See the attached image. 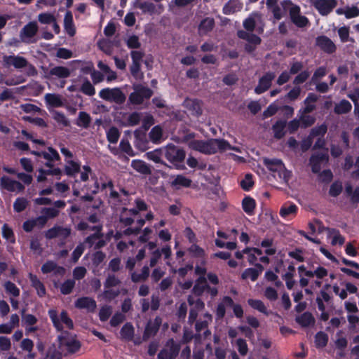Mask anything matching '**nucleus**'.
Wrapping results in <instances>:
<instances>
[{
    "label": "nucleus",
    "mask_w": 359,
    "mask_h": 359,
    "mask_svg": "<svg viewBox=\"0 0 359 359\" xmlns=\"http://www.w3.org/2000/svg\"><path fill=\"white\" fill-rule=\"evenodd\" d=\"M100 191H104L108 203L114 208L127 205L130 203V196L127 191L123 189L118 192L114 189V183L111 179L107 177H100Z\"/></svg>",
    "instance_id": "obj_1"
},
{
    "label": "nucleus",
    "mask_w": 359,
    "mask_h": 359,
    "mask_svg": "<svg viewBox=\"0 0 359 359\" xmlns=\"http://www.w3.org/2000/svg\"><path fill=\"white\" fill-rule=\"evenodd\" d=\"M189 147L205 154H213L217 151L223 152L226 150L240 151L239 148L232 147L227 141L221 139H211L207 141L194 140L189 143Z\"/></svg>",
    "instance_id": "obj_2"
},
{
    "label": "nucleus",
    "mask_w": 359,
    "mask_h": 359,
    "mask_svg": "<svg viewBox=\"0 0 359 359\" xmlns=\"http://www.w3.org/2000/svg\"><path fill=\"white\" fill-rule=\"evenodd\" d=\"M64 172L66 175L71 177H75L79 172L80 179L82 182H86L89 179V175L92 172V169L89 165H85L82 167L81 172V162L77 159L67 160L65 161Z\"/></svg>",
    "instance_id": "obj_3"
},
{
    "label": "nucleus",
    "mask_w": 359,
    "mask_h": 359,
    "mask_svg": "<svg viewBox=\"0 0 359 359\" xmlns=\"http://www.w3.org/2000/svg\"><path fill=\"white\" fill-rule=\"evenodd\" d=\"M3 65L6 67H13L15 69H20L27 68L28 75L34 76L37 74L34 66L30 64L28 60L18 55H4L2 57Z\"/></svg>",
    "instance_id": "obj_4"
},
{
    "label": "nucleus",
    "mask_w": 359,
    "mask_h": 359,
    "mask_svg": "<svg viewBox=\"0 0 359 359\" xmlns=\"http://www.w3.org/2000/svg\"><path fill=\"white\" fill-rule=\"evenodd\" d=\"M264 164L274 174L273 176L275 177L277 175L283 182L287 183L290 178L291 172L285 168L281 160L277 158H264Z\"/></svg>",
    "instance_id": "obj_5"
},
{
    "label": "nucleus",
    "mask_w": 359,
    "mask_h": 359,
    "mask_svg": "<svg viewBox=\"0 0 359 359\" xmlns=\"http://www.w3.org/2000/svg\"><path fill=\"white\" fill-rule=\"evenodd\" d=\"M48 316L57 331L62 332L64 328H74V323L66 311L63 310L59 315L56 310L50 309L48 311Z\"/></svg>",
    "instance_id": "obj_6"
},
{
    "label": "nucleus",
    "mask_w": 359,
    "mask_h": 359,
    "mask_svg": "<svg viewBox=\"0 0 359 359\" xmlns=\"http://www.w3.org/2000/svg\"><path fill=\"white\" fill-rule=\"evenodd\" d=\"M57 338L60 347L69 353H75L81 348V343L75 334L68 332H62Z\"/></svg>",
    "instance_id": "obj_7"
},
{
    "label": "nucleus",
    "mask_w": 359,
    "mask_h": 359,
    "mask_svg": "<svg viewBox=\"0 0 359 359\" xmlns=\"http://www.w3.org/2000/svg\"><path fill=\"white\" fill-rule=\"evenodd\" d=\"M285 8H290V18L291 21L299 28L306 27L309 25V19L301 15L300 7L294 4L291 0H285L283 3Z\"/></svg>",
    "instance_id": "obj_8"
},
{
    "label": "nucleus",
    "mask_w": 359,
    "mask_h": 359,
    "mask_svg": "<svg viewBox=\"0 0 359 359\" xmlns=\"http://www.w3.org/2000/svg\"><path fill=\"white\" fill-rule=\"evenodd\" d=\"M185 151L173 144H168L165 147L164 156L177 169H183L184 165H181L185 158Z\"/></svg>",
    "instance_id": "obj_9"
},
{
    "label": "nucleus",
    "mask_w": 359,
    "mask_h": 359,
    "mask_svg": "<svg viewBox=\"0 0 359 359\" xmlns=\"http://www.w3.org/2000/svg\"><path fill=\"white\" fill-rule=\"evenodd\" d=\"M99 96L106 101L115 102L118 104H123L126 99L124 93L118 88H103L100 91Z\"/></svg>",
    "instance_id": "obj_10"
},
{
    "label": "nucleus",
    "mask_w": 359,
    "mask_h": 359,
    "mask_svg": "<svg viewBox=\"0 0 359 359\" xmlns=\"http://www.w3.org/2000/svg\"><path fill=\"white\" fill-rule=\"evenodd\" d=\"M39 30V27L35 21L29 22L20 32V39L25 43H33L36 41L35 36Z\"/></svg>",
    "instance_id": "obj_11"
},
{
    "label": "nucleus",
    "mask_w": 359,
    "mask_h": 359,
    "mask_svg": "<svg viewBox=\"0 0 359 359\" xmlns=\"http://www.w3.org/2000/svg\"><path fill=\"white\" fill-rule=\"evenodd\" d=\"M134 6L142 11L143 13L152 15H160L164 11V6L161 4H154L151 2L144 0H136Z\"/></svg>",
    "instance_id": "obj_12"
},
{
    "label": "nucleus",
    "mask_w": 359,
    "mask_h": 359,
    "mask_svg": "<svg viewBox=\"0 0 359 359\" xmlns=\"http://www.w3.org/2000/svg\"><path fill=\"white\" fill-rule=\"evenodd\" d=\"M153 95V91L144 86H137L135 88L134 92L130 93L129 96V101L133 104H141L145 100H149Z\"/></svg>",
    "instance_id": "obj_13"
},
{
    "label": "nucleus",
    "mask_w": 359,
    "mask_h": 359,
    "mask_svg": "<svg viewBox=\"0 0 359 359\" xmlns=\"http://www.w3.org/2000/svg\"><path fill=\"white\" fill-rule=\"evenodd\" d=\"M102 228L101 225H95L92 228L94 233L85 240V243H87L89 248L94 247L95 249H100L105 245L106 243L101 233Z\"/></svg>",
    "instance_id": "obj_14"
},
{
    "label": "nucleus",
    "mask_w": 359,
    "mask_h": 359,
    "mask_svg": "<svg viewBox=\"0 0 359 359\" xmlns=\"http://www.w3.org/2000/svg\"><path fill=\"white\" fill-rule=\"evenodd\" d=\"M310 2L323 16L328 15L337 6V0H310Z\"/></svg>",
    "instance_id": "obj_15"
},
{
    "label": "nucleus",
    "mask_w": 359,
    "mask_h": 359,
    "mask_svg": "<svg viewBox=\"0 0 359 359\" xmlns=\"http://www.w3.org/2000/svg\"><path fill=\"white\" fill-rule=\"evenodd\" d=\"M237 35L240 39L248 42L245 46V50L248 53L253 52L262 41L260 37L252 34V32L240 30L238 32Z\"/></svg>",
    "instance_id": "obj_16"
},
{
    "label": "nucleus",
    "mask_w": 359,
    "mask_h": 359,
    "mask_svg": "<svg viewBox=\"0 0 359 359\" xmlns=\"http://www.w3.org/2000/svg\"><path fill=\"white\" fill-rule=\"evenodd\" d=\"M278 0H265L267 8L271 12L275 20H281L288 11L290 8H285L283 2L285 0L280 1V5L278 4Z\"/></svg>",
    "instance_id": "obj_17"
},
{
    "label": "nucleus",
    "mask_w": 359,
    "mask_h": 359,
    "mask_svg": "<svg viewBox=\"0 0 359 359\" xmlns=\"http://www.w3.org/2000/svg\"><path fill=\"white\" fill-rule=\"evenodd\" d=\"M180 349L179 344L175 343L172 339H169L163 348L158 354V359H175Z\"/></svg>",
    "instance_id": "obj_18"
},
{
    "label": "nucleus",
    "mask_w": 359,
    "mask_h": 359,
    "mask_svg": "<svg viewBox=\"0 0 359 359\" xmlns=\"http://www.w3.org/2000/svg\"><path fill=\"white\" fill-rule=\"evenodd\" d=\"M0 187L10 192L20 193L25 190V185L7 175L0 179Z\"/></svg>",
    "instance_id": "obj_19"
},
{
    "label": "nucleus",
    "mask_w": 359,
    "mask_h": 359,
    "mask_svg": "<svg viewBox=\"0 0 359 359\" xmlns=\"http://www.w3.org/2000/svg\"><path fill=\"white\" fill-rule=\"evenodd\" d=\"M276 78V74L268 72L264 74L259 80L257 86L255 88V93L257 95L264 93L271 86L272 81Z\"/></svg>",
    "instance_id": "obj_20"
},
{
    "label": "nucleus",
    "mask_w": 359,
    "mask_h": 359,
    "mask_svg": "<svg viewBox=\"0 0 359 359\" xmlns=\"http://www.w3.org/2000/svg\"><path fill=\"white\" fill-rule=\"evenodd\" d=\"M329 156L327 151L313 154L310 158L312 171L315 173L319 172L321 167L327 164Z\"/></svg>",
    "instance_id": "obj_21"
},
{
    "label": "nucleus",
    "mask_w": 359,
    "mask_h": 359,
    "mask_svg": "<svg viewBox=\"0 0 359 359\" xmlns=\"http://www.w3.org/2000/svg\"><path fill=\"white\" fill-rule=\"evenodd\" d=\"M70 228L55 225L53 228L46 231L45 237L47 239L60 238V239L65 240L67 238H68L70 236Z\"/></svg>",
    "instance_id": "obj_22"
},
{
    "label": "nucleus",
    "mask_w": 359,
    "mask_h": 359,
    "mask_svg": "<svg viewBox=\"0 0 359 359\" xmlns=\"http://www.w3.org/2000/svg\"><path fill=\"white\" fill-rule=\"evenodd\" d=\"M138 211L135 209H128L123 208L122 211L120 213L119 222L121 224L125 226H130L137 218Z\"/></svg>",
    "instance_id": "obj_23"
},
{
    "label": "nucleus",
    "mask_w": 359,
    "mask_h": 359,
    "mask_svg": "<svg viewBox=\"0 0 359 359\" xmlns=\"http://www.w3.org/2000/svg\"><path fill=\"white\" fill-rule=\"evenodd\" d=\"M161 323L162 319L159 316L156 317L154 320H149L143 334V340L146 341L151 337L154 336L158 331Z\"/></svg>",
    "instance_id": "obj_24"
},
{
    "label": "nucleus",
    "mask_w": 359,
    "mask_h": 359,
    "mask_svg": "<svg viewBox=\"0 0 359 359\" xmlns=\"http://www.w3.org/2000/svg\"><path fill=\"white\" fill-rule=\"evenodd\" d=\"M215 27V21L212 17L203 18L198 25V34L200 36L208 35Z\"/></svg>",
    "instance_id": "obj_25"
},
{
    "label": "nucleus",
    "mask_w": 359,
    "mask_h": 359,
    "mask_svg": "<svg viewBox=\"0 0 359 359\" xmlns=\"http://www.w3.org/2000/svg\"><path fill=\"white\" fill-rule=\"evenodd\" d=\"M74 305L77 309H86L89 312H93L97 307L96 302L88 297L79 298Z\"/></svg>",
    "instance_id": "obj_26"
},
{
    "label": "nucleus",
    "mask_w": 359,
    "mask_h": 359,
    "mask_svg": "<svg viewBox=\"0 0 359 359\" xmlns=\"http://www.w3.org/2000/svg\"><path fill=\"white\" fill-rule=\"evenodd\" d=\"M234 304L231 297L224 296L218 304L216 309V316L217 318H223L226 314V309L232 308Z\"/></svg>",
    "instance_id": "obj_27"
},
{
    "label": "nucleus",
    "mask_w": 359,
    "mask_h": 359,
    "mask_svg": "<svg viewBox=\"0 0 359 359\" xmlns=\"http://www.w3.org/2000/svg\"><path fill=\"white\" fill-rule=\"evenodd\" d=\"M316 45L324 52L332 53L336 50L334 43L325 36H320L316 39Z\"/></svg>",
    "instance_id": "obj_28"
},
{
    "label": "nucleus",
    "mask_w": 359,
    "mask_h": 359,
    "mask_svg": "<svg viewBox=\"0 0 359 359\" xmlns=\"http://www.w3.org/2000/svg\"><path fill=\"white\" fill-rule=\"evenodd\" d=\"M41 271L43 273H48L53 272L54 274L57 276H63L65 272V269L62 266H58L53 261H47L41 266Z\"/></svg>",
    "instance_id": "obj_29"
},
{
    "label": "nucleus",
    "mask_w": 359,
    "mask_h": 359,
    "mask_svg": "<svg viewBox=\"0 0 359 359\" xmlns=\"http://www.w3.org/2000/svg\"><path fill=\"white\" fill-rule=\"evenodd\" d=\"M262 21V15L259 13H252L243 22V27L247 32H253L255 26Z\"/></svg>",
    "instance_id": "obj_30"
},
{
    "label": "nucleus",
    "mask_w": 359,
    "mask_h": 359,
    "mask_svg": "<svg viewBox=\"0 0 359 359\" xmlns=\"http://www.w3.org/2000/svg\"><path fill=\"white\" fill-rule=\"evenodd\" d=\"M263 270L264 267L262 264H255V268H249L245 269L243 272L241 277L243 279L250 278L252 281H255Z\"/></svg>",
    "instance_id": "obj_31"
},
{
    "label": "nucleus",
    "mask_w": 359,
    "mask_h": 359,
    "mask_svg": "<svg viewBox=\"0 0 359 359\" xmlns=\"http://www.w3.org/2000/svg\"><path fill=\"white\" fill-rule=\"evenodd\" d=\"M64 29L68 36L72 37L76 34V29L71 11H67L64 18Z\"/></svg>",
    "instance_id": "obj_32"
},
{
    "label": "nucleus",
    "mask_w": 359,
    "mask_h": 359,
    "mask_svg": "<svg viewBox=\"0 0 359 359\" xmlns=\"http://www.w3.org/2000/svg\"><path fill=\"white\" fill-rule=\"evenodd\" d=\"M243 4L239 0H229L223 7L222 12L225 15H231L240 11Z\"/></svg>",
    "instance_id": "obj_33"
},
{
    "label": "nucleus",
    "mask_w": 359,
    "mask_h": 359,
    "mask_svg": "<svg viewBox=\"0 0 359 359\" xmlns=\"http://www.w3.org/2000/svg\"><path fill=\"white\" fill-rule=\"evenodd\" d=\"M32 154L38 156L39 158H43V159L48 161H60V157L58 152L52 147H48V151H32Z\"/></svg>",
    "instance_id": "obj_34"
},
{
    "label": "nucleus",
    "mask_w": 359,
    "mask_h": 359,
    "mask_svg": "<svg viewBox=\"0 0 359 359\" xmlns=\"http://www.w3.org/2000/svg\"><path fill=\"white\" fill-rule=\"evenodd\" d=\"M319 96L315 93H309L306 98L304 100V108L302 110V114H309L316 109V102L318 101Z\"/></svg>",
    "instance_id": "obj_35"
},
{
    "label": "nucleus",
    "mask_w": 359,
    "mask_h": 359,
    "mask_svg": "<svg viewBox=\"0 0 359 359\" xmlns=\"http://www.w3.org/2000/svg\"><path fill=\"white\" fill-rule=\"evenodd\" d=\"M44 100L48 106L52 107H60L63 106L62 97L59 94L47 93L44 96Z\"/></svg>",
    "instance_id": "obj_36"
},
{
    "label": "nucleus",
    "mask_w": 359,
    "mask_h": 359,
    "mask_svg": "<svg viewBox=\"0 0 359 359\" xmlns=\"http://www.w3.org/2000/svg\"><path fill=\"white\" fill-rule=\"evenodd\" d=\"M29 278L31 281L32 286L36 290L37 294L40 297H44L46 294V288L43 283L38 278L36 275L29 274Z\"/></svg>",
    "instance_id": "obj_37"
},
{
    "label": "nucleus",
    "mask_w": 359,
    "mask_h": 359,
    "mask_svg": "<svg viewBox=\"0 0 359 359\" xmlns=\"http://www.w3.org/2000/svg\"><path fill=\"white\" fill-rule=\"evenodd\" d=\"M121 293L126 294L127 290H119L115 287H104L102 296L106 301L110 302L118 297Z\"/></svg>",
    "instance_id": "obj_38"
},
{
    "label": "nucleus",
    "mask_w": 359,
    "mask_h": 359,
    "mask_svg": "<svg viewBox=\"0 0 359 359\" xmlns=\"http://www.w3.org/2000/svg\"><path fill=\"white\" fill-rule=\"evenodd\" d=\"M49 74L50 76L58 79H67L70 76L71 71L66 67L57 66L51 68L50 69Z\"/></svg>",
    "instance_id": "obj_39"
},
{
    "label": "nucleus",
    "mask_w": 359,
    "mask_h": 359,
    "mask_svg": "<svg viewBox=\"0 0 359 359\" xmlns=\"http://www.w3.org/2000/svg\"><path fill=\"white\" fill-rule=\"evenodd\" d=\"M164 151L165 148L156 149L147 152L146 156L148 159L155 163H161L165 166H168V165L162 161V156H164Z\"/></svg>",
    "instance_id": "obj_40"
},
{
    "label": "nucleus",
    "mask_w": 359,
    "mask_h": 359,
    "mask_svg": "<svg viewBox=\"0 0 359 359\" xmlns=\"http://www.w3.org/2000/svg\"><path fill=\"white\" fill-rule=\"evenodd\" d=\"M328 237L332 238V245H335L339 244L343 245L345 242V238L342 236L339 230L336 229L327 228V229Z\"/></svg>",
    "instance_id": "obj_41"
},
{
    "label": "nucleus",
    "mask_w": 359,
    "mask_h": 359,
    "mask_svg": "<svg viewBox=\"0 0 359 359\" xmlns=\"http://www.w3.org/2000/svg\"><path fill=\"white\" fill-rule=\"evenodd\" d=\"M242 208L247 215H253L256 208L255 199L250 196L245 197L242 201Z\"/></svg>",
    "instance_id": "obj_42"
},
{
    "label": "nucleus",
    "mask_w": 359,
    "mask_h": 359,
    "mask_svg": "<svg viewBox=\"0 0 359 359\" xmlns=\"http://www.w3.org/2000/svg\"><path fill=\"white\" fill-rule=\"evenodd\" d=\"M192 181L182 175H178L171 182V186L178 189L182 187H189Z\"/></svg>",
    "instance_id": "obj_43"
},
{
    "label": "nucleus",
    "mask_w": 359,
    "mask_h": 359,
    "mask_svg": "<svg viewBox=\"0 0 359 359\" xmlns=\"http://www.w3.org/2000/svg\"><path fill=\"white\" fill-rule=\"evenodd\" d=\"M212 316L210 313H205L196 322L195 329L196 332H200L207 329L209 323L212 322Z\"/></svg>",
    "instance_id": "obj_44"
},
{
    "label": "nucleus",
    "mask_w": 359,
    "mask_h": 359,
    "mask_svg": "<svg viewBox=\"0 0 359 359\" xmlns=\"http://www.w3.org/2000/svg\"><path fill=\"white\" fill-rule=\"evenodd\" d=\"M132 168L137 172L143 175L151 174V169L149 166L143 161L141 160H133L131 162Z\"/></svg>",
    "instance_id": "obj_45"
},
{
    "label": "nucleus",
    "mask_w": 359,
    "mask_h": 359,
    "mask_svg": "<svg viewBox=\"0 0 359 359\" xmlns=\"http://www.w3.org/2000/svg\"><path fill=\"white\" fill-rule=\"evenodd\" d=\"M208 287L206 279L204 276L199 277L193 287V292L196 296H201Z\"/></svg>",
    "instance_id": "obj_46"
},
{
    "label": "nucleus",
    "mask_w": 359,
    "mask_h": 359,
    "mask_svg": "<svg viewBox=\"0 0 359 359\" xmlns=\"http://www.w3.org/2000/svg\"><path fill=\"white\" fill-rule=\"evenodd\" d=\"M134 327L130 323H126L121 328L120 334L122 339L131 341L134 337Z\"/></svg>",
    "instance_id": "obj_47"
},
{
    "label": "nucleus",
    "mask_w": 359,
    "mask_h": 359,
    "mask_svg": "<svg viewBox=\"0 0 359 359\" xmlns=\"http://www.w3.org/2000/svg\"><path fill=\"white\" fill-rule=\"evenodd\" d=\"M352 105L346 100H342L339 103L335 104L334 111L337 114H344L351 111Z\"/></svg>",
    "instance_id": "obj_48"
},
{
    "label": "nucleus",
    "mask_w": 359,
    "mask_h": 359,
    "mask_svg": "<svg viewBox=\"0 0 359 359\" xmlns=\"http://www.w3.org/2000/svg\"><path fill=\"white\" fill-rule=\"evenodd\" d=\"M150 270L148 266H144L140 273L133 272L131 273V280L134 283H138L146 280L149 276Z\"/></svg>",
    "instance_id": "obj_49"
},
{
    "label": "nucleus",
    "mask_w": 359,
    "mask_h": 359,
    "mask_svg": "<svg viewBox=\"0 0 359 359\" xmlns=\"http://www.w3.org/2000/svg\"><path fill=\"white\" fill-rule=\"evenodd\" d=\"M4 287L10 297H18L20 296V290L13 282L10 280L6 281L4 284Z\"/></svg>",
    "instance_id": "obj_50"
},
{
    "label": "nucleus",
    "mask_w": 359,
    "mask_h": 359,
    "mask_svg": "<svg viewBox=\"0 0 359 359\" xmlns=\"http://www.w3.org/2000/svg\"><path fill=\"white\" fill-rule=\"evenodd\" d=\"M297 211V207L294 203H285L280 210V215L282 217H287L291 215H295Z\"/></svg>",
    "instance_id": "obj_51"
},
{
    "label": "nucleus",
    "mask_w": 359,
    "mask_h": 359,
    "mask_svg": "<svg viewBox=\"0 0 359 359\" xmlns=\"http://www.w3.org/2000/svg\"><path fill=\"white\" fill-rule=\"evenodd\" d=\"M79 90L90 97L95 95L96 92L95 87L87 78L84 79Z\"/></svg>",
    "instance_id": "obj_52"
},
{
    "label": "nucleus",
    "mask_w": 359,
    "mask_h": 359,
    "mask_svg": "<svg viewBox=\"0 0 359 359\" xmlns=\"http://www.w3.org/2000/svg\"><path fill=\"white\" fill-rule=\"evenodd\" d=\"M248 304L254 309L268 316L269 312L264 302L259 299H249L248 300Z\"/></svg>",
    "instance_id": "obj_53"
},
{
    "label": "nucleus",
    "mask_w": 359,
    "mask_h": 359,
    "mask_svg": "<svg viewBox=\"0 0 359 359\" xmlns=\"http://www.w3.org/2000/svg\"><path fill=\"white\" fill-rule=\"evenodd\" d=\"M296 321L302 327H308L314 323V318L309 312H305L296 318Z\"/></svg>",
    "instance_id": "obj_54"
},
{
    "label": "nucleus",
    "mask_w": 359,
    "mask_h": 359,
    "mask_svg": "<svg viewBox=\"0 0 359 359\" xmlns=\"http://www.w3.org/2000/svg\"><path fill=\"white\" fill-rule=\"evenodd\" d=\"M185 105L190 110L193 111L196 116H199L202 114V109L201 102L198 100H187L185 101Z\"/></svg>",
    "instance_id": "obj_55"
},
{
    "label": "nucleus",
    "mask_w": 359,
    "mask_h": 359,
    "mask_svg": "<svg viewBox=\"0 0 359 359\" xmlns=\"http://www.w3.org/2000/svg\"><path fill=\"white\" fill-rule=\"evenodd\" d=\"M286 126L285 121H278L273 126V131L274 133V136L277 139H280L285 135V128Z\"/></svg>",
    "instance_id": "obj_56"
},
{
    "label": "nucleus",
    "mask_w": 359,
    "mask_h": 359,
    "mask_svg": "<svg viewBox=\"0 0 359 359\" xmlns=\"http://www.w3.org/2000/svg\"><path fill=\"white\" fill-rule=\"evenodd\" d=\"M90 116L85 111H80L76 124L81 128H87L90 123Z\"/></svg>",
    "instance_id": "obj_57"
},
{
    "label": "nucleus",
    "mask_w": 359,
    "mask_h": 359,
    "mask_svg": "<svg viewBox=\"0 0 359 359\" xmlns=\"http://www.w3.org/2000/svg\"><path fill=\"white\" fill-rule=\"evenodd\" d=\"M88 71L90 72V76L94 84L99 83L104 81V75L99 71L94 69L93 64L86 68V72Z\"/></svg>",
    "instance_id": "obj_58"
},
{
    "label": "nucleus",
    "mask_w": 359,
    "mask_h": 359,
    "mask_svg": "<svg viewBox=\"0 0 359 359\" xmlns=\"http://www.w3.org/2000/svg\"><path fill=\"white\" fill-rule=\"evenodd\" d=\"M273 239L271 238H264L260 243L262 248H266L265 253L267 255H273L276 252V249L273 247Z\"/></svg>",
    "instance_id": "obj_59"
},
{
    "label": "nucleus",
    "mask_w": 359,
    "mask_h": 359,
    "mask_svg": "<svg viewBox=\"0 0 359 359\" xmlns=\"http://www.w3.org/2000/svg\"><path fill=\"white\" fill-rule=\"evenodd\" d=\"M1 230L2 236L6 241L12 244L15 243V237L13 231L7 224H4Z\"/></svg>",
    "instance_id": "obj_60"
},
{
    "label": "nucleus",
    "mask_w": 359,
    "mask_h": 359,
    "mask_svg": "<svg viewBox=\"0 0 359 359\" xmlns=\"http://www.w3.org/2000/svg\"><path fill=\"white\" fill-rule=\"evenodd\" d=\"M327 270L323 266H318L313 271H306V277L313 278L314 276H316L318 279H322L327 276Z\"/></svg>",
    "instance_id": "obj_61"
},
{
    "label": "nucleus",
    "mask_w": 359,
    "mask_h": 359,
    "mask_svg": "<svg viewBox=\"0 0 359 359\" xmlns=\"http://www.w3.org/2000/svg\"><path fill=\"white\" fill-rule=\"evenodd\" d=\"M120 137V132L116 127H111L107 132V140L112 144L117 143Z\"/></svg>",
    "instance_id": "obj_62"
},
{
    "label": "nucleus",
    "mask_w": 359,
    "mask_h": 359,
    "mask_svg": "<svg viewBox=\"0 0 359 359\" xmlns=\"http://www.w3.org/2000/svg\"><path fill=\"white\" fill-rule=\"evenodd\" d=\"M28 205V201L24 197L16 198L13 203V209L17 212H21L25 210Z\"/></svg>",
    "instance_id": "obj_63"
},
{
    "label": "nucleus",
    "mask_w": 359,
    "mask_h": 359,
    "mask_svg": "<svg viewBox=\"0 0 359 359\" xmlns=\"http://www.w3.org/2000/svg\"><path fill=\"white\" fill-rule=\"evenodd\" d=\"M62 353L58 351L55 346H50L46 352L44 359H62Z\"/></svg>",
    "instance_id": "obj_64"
}]
</instances>
